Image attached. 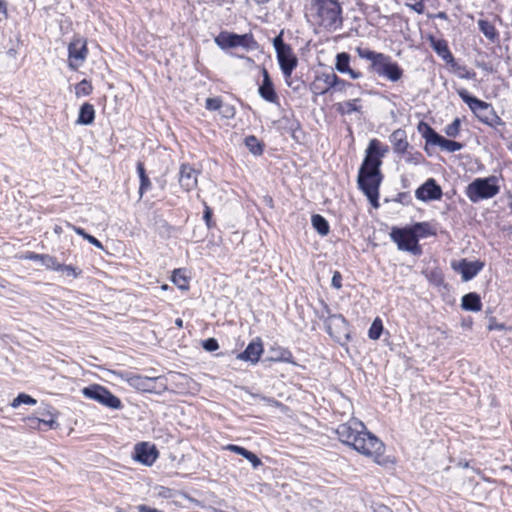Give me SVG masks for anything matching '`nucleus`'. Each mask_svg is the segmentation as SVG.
<instances>
[{
	"mask_svg": "<svg viewBox=\"0 0 512 512\" xmlns=\"http://www.w3.org/2000/svg\"><path fill=\"white\" fill-rule=\"evenodd\" d=\"M202 347L209 352L216 351L219 348L218 341L215 338H208L203 341Z\"/></svg>",
	"mask_w": 512,
	"mask_h": 512,
	"instance_id": "obj_42",
	"label": "nucleus"
},
{
	"mask_svg": "<svg viewBox=\"0 0 512 512\" xmlns=\"http://www.w3.org/2000/svg\"><path fill=\"white\" fill-rule=\"evenodd\" d=\"M67 227L71 228L75 233H77L78 235L82 236V234H84L85 230L81 227H77L75 225H72L70 223H67Z\"/></svg>",
	"mask_w": 512,
	"mask_h": 512,
	"instance_id": "obj_55",
	"label": "nucleus"
},
{
	"mask_svg": "<svg viewBox=\"0 0 512 512\" xmlns=\"http://www.w3.org/2000/svg\"><path fill=\"white\" fill-rule=\"evenodd\" d=\"M417 237H425L430 234V225L426 222H419L411 226Z\"/></svg>",
	"mask_w": 512,
	"mask_h": 512,
	"instance_id": "obj_35",
	"label": "nucleus"
},
{
	"mask_svg": "<svg viewBox=\"0 0 512 512\" xmlns=\"http://www.w3.org/2000/svg\"><path fill=\"white\" fill-rule=\"evenodd\" d=\"M350 56L347 53H339L336 57V69L341 73L349 71Z\"/></svg>",
	"mask_w": 512,
	"mask_h": 512,
	"instance_id": "obj_31",
	"label": "nucleus"
},
{
	"mask_svg": "<svg viewBox=\"0 0 512 512\" xmlns=\"http://www.w3.org/2000/svg\"><path fill=\"white\" fill-rule=\"evenodd\" d=\"M372 509L373 512H393L388 506L381 503L373 504Z\"/></svg>",
	"mask_w": 512,
	"mask_h": 512,
	"instance_id": "obj_51",
	"label": "nucleus"
},
{
	"mask_svg": "<svg viewBox=\"0 0 512 512\" xmlns=\"http://www.w3.org/2000/svg\"><path fill=\"white\" fill-rule=\"evenodd\" d=\"M423 137L427 143L439 146L442 150L447 152H456L463 148V144L453 140L444 138L443 136L436 133V130H422Z\"/></svg>",
	"mask_w": 512,
	"mask_h": 512,
	"instance_id": "obj_14",
	"label": "nucleus"
},
{
	"mask_svg": "<svg viewBox=\"0 0 512 512\" xmlns=\"http://www.w3.org/2000/svg\"><path fill=\"white\" fill-rule=\"evenodd\" d=\"M262 74H263V81L259 87L260 96L264 100H266L270 103L279 105V97L275 91V88H274L273 82L269 76V73L265 68H263Z\"/></svg>",
	"mask_w": 512,
	"mask_h": 512,
	"instance_id": "obj_19",
	"label": "nucleus"
},
{
	"mask_svg": "<svg viewBox=\"0 0 512 512\" xmlns=\"http://www.w3.org/2000/svg\"><path fill=\"white\" fill-rule=\"evenodd\" d=\"M360 109L359 100L353 99L343 104V110L345 112L358 111Z\"/></svg>",
	"mask_w": 512,
	"mask_h": 512,
	"instance_id": "obj_43",
	"label": "nucleus"
},
{
	"mask_svg": "<svg viewBox=\"0 0 512 512\" xmlns=\"http://www.w3.org/2000/svg\"><path fill=\"white\" fill-rule=\"evenodd\" d=\"M264 351L262 340L257 337L252 340L246 349L237 355V359L250 362L251 364L258 363L262 353Z\"/></svg>",
	"mask_w": 512,
	"mask_h": 512,
	"instance_id": "obj_17",
	"label": "nucleus"
},
{
	"mask_svg": "<svg viewBox=\"0 0 512 512\" xmlns=\"http://www.w3.org/2000/svg\"><path fill=\"white\" fill-rule=\"evenodd\" d=\"M246 459L252 464L253 468H258L262 464L259 457L252 452L249 453Z\"/></svg>",
	"mask_w": 512,
	"mask_h": 512,
	"instance_id": "obj_49",
	"label": "nucleus"
},
{
	"mask_svg": "<svg viewBox=\"0 0 512 512\" xmlns=\"http://www.w3.org/2000/svg\"><path fill=\"white\" fill-rule=\"evenodd\" d=\"M478 26L481 32L489 39L494 40L497 36L495 27L488 21L479 20Z\"/></svg>",
	"mask_w": 512,
	"mask_h": 512,
	"instance_id": "obj_30",
	"label": "nucleus"
},
{
	"mask_svg": "<svg viewBox=\"0 0 512 512\" xmlns=\"http://www.w3.org/2000/svg\"><path fill=\"white\" fill-rule=\"evenodd\" d=\"M222 103L219 97L207 98L205 107L210 111H219L220 107H222Z\"/></svg>",
	"mask_w": 512,
	"mask_h": 512,
	"instance_id": "obj_37",
	"label": "nucleus"
},
{
	"mask_svg": "<svg viewBox=\"0 0 512 512\" xmlns=\"http://www.w3.org/2000/svg\"><path fill=\"white\" fill-rule=\"evenodd\" d=\"M311 223L313 228L321 235L326 236L329 231V223L328 221L320 214H314L311 218Z\"/></svg>",
	"mask_w": 512,
	"mask_h": 512,
	"instance_id": "obj_26",
	"label": "nucleus"
},
{
	"mask_svg": "<svg viewBox=\"0 0 512 512\" xmlns=\"http://www.w3.org/2000/svg\"><path fill=\"white\" fill-rule=\"evenodd\" d=\"M318 82L323 81L324 86L319 87L317 83L314 84V88L317 90L318 93L324 94L329 92L331 89L336 88L338 84L348 85L347 82L344 80H341L337 77L336 74H324L321 77L317 79Z\"/></svg>",
	"mask_w": 512,
	"mask_h": 512,
	"instance_id": "obj_21",
	"label": "nucleus"
},
{
	"mask_svg": "<svg viewBox=\"0 0 512 512\" xmlns=\"http://www.w3.org/2000/svg\"><path fill=\"white\" fill-rule=\"evenodd\" d=\"M212 210L210 207L205 205L203 219L208 227H211Z\"/></svg>",
	"mask_w": 512,
	"mask_h": 512,
	"instance_id": "obj_50",
	"label": "nucleus"
},
{
	"mask_svg": "<svg viewBox=\"0 0 512 512\" xmlns=\"http://www.w3.org/2000/svg\"><path fill=\"white\" fill-rule=\"evenodd\" d=\"M26 259L39 262L41 265L46 267L47 269L55 270L58 268V261L56 257L48 255V254H38L35 252H28L25 256Z\"/></svg>",
	"mask_w": 512,
	"mask_h": 512,
	"instance_id": "obj_22",
	"label": "nucleus"
},
{
	"mask_svg": "<svg viewBox=\"0 0 512 512\" xmlns=\"http://www.w3.org/2000/svg\"><path fill=\"white\" fill-rule=\"evenodd\" d=\"M172 282L181 290H187L189 288L188 278L182 269L174 270Z\"/></svg>",
	"mask_w": 512,
	"mask_h": 512,
	"instance_id": "obj_29",
	"label": "nucleus"
},
{
	"mask_svg": "<svg viewBox=\"0 0 512 512\" xmlns=\"http://www.w3.org/2000/svg\"><path fill=\"white\" fill-rule=\"evenodd\" d=\"M418 128H425V129H428L429 126L423 122H420L419 125H418Z\"/></svg>",
	"mask_w": 512,
	"mask_h": 512,
	"instance_id": "obj_63",
	"label": "nucleus"
},
{
	"mask_svg": "<svg viewBox=\"0 0 512 512\" xmlns=\"http://www.w3.org/2000/svg\"><path fill=\"white\" fill-rule=\"evenodd\" d=\"M498 178L489 176L486 178H476L466 188V195L473 203L489 199L499 193Z\"/></svg>",
	"mask_w": 512,
	"mask_h": 512,
	"instance_id": "obj_3",
	"label": "nucleus"
},
{
	"mask_svg": "<svg viewBox=\"0 0 512 512\" xmlns=\"http://www.w3.org/2000/svg\"><path fill=\"white\" fill-rule=\"evenodd\" d=\"M82 394L99 404L114 410H120L123 407L121 400L112 394L106 387L99 384H92L82 389Z\"/></svg>",
	"mask_w": 512,
	"mask_h": 512,
	"instance_id": "obj_7",
	"label": "nucleus"
},
{
	"mask_svg": "<svg viewBox=\"0 0 512 512\" xmlns=\"http://www.w3.org/2000/svg\"><path fill=\"white\" fill-rule=\"evenodd\" d=\"M335 432L342 443L364 456L377 459L384 453L382 441L369 432L365 425L357 419L353 418L340 424Z\"/></svg>",
	"mask_w": 512,
	"mask_h": 512,
	"instance_id": "obj_2",
	"label": "nucleus"
},
{
	"mask_svg": "<svg viewBox=\"0 0 512 512\" xmlns=\"http://www.w3.org/2000/svg\"><path fill=\"white\" fill-rule=\"evenodd\" d=\"M359 55H360V57H362L364 59L370 60L372 69L374 70V68L376 67V63H378L381 59H383L384 54L377 53V52L370 51V50H365V51H359Z\"/></svg>",
	"mask_w": 512,
	"mask_h": 512,
	"instance_id": "obj_33",
	"label": "nucleus"
},
{
	"mask_svg": "<svg viewBox=\"0 0 512 512\" xmlns=\"http://www.w3.org/2000/svg\"><path fill=\"white\" fill-rule=\"evenodd\" d=\"M382 331H383V325H382V322L379 318H376L370 328H369V331H368V336L370 339H373V340H377L380 338L381 334H382Z\"/></svg>",
	"mask_w": 512,
	"mask_h": 512,
	"instance_id": "obj_32",
	"label": "nucleus"
},
{
	"mask_svg": "<svg viewBox=\"0 0 512 512\" xmlns=\"http://www.w3.org/2000/svg\"><path fill=\"white\" fill-rule=\"evenodd\" d=\"M219 114L222 118L230 119L235 115V109L230 104L222 103V107L219 109Z\"/></svg>",
	"mask_w": 512,
	"mask_h": 512,
	"instance_id": "obj_39",
	"label": "nucleus"
},
{
	"mask_svg": "<svg viewBox=\"0 0 512 512\" xmlns=\"http://www.w3.org/2000/svg\"><path fill=\"white\" fill-rule=\"evenodd\" d=\"M94 108L90 104H84L80 108L79 116L77 119L78 124L89 125L94 119Z\"/></svg>",
	"mask_w": 512,
	"mask_h": 512,
	"instance_id": "obj_28",
	"label": "nucleus"
},
{
	"mask_svg": "<svg viewBox=\"0 0 512 512\" xmlns=\"http://www.w3.org/2000/svg\"><path fill=\"white\" fill-rule=\"evenodd\" d=\"M245 146L248 148L250 153L254 156H260L264 151V143L257 139L255 136H248L244 140Z\"/></svg>",
	"mask_w": 512,
	"mask_h": 512,
	"instance_id": "obj_27",
	"label": "nucleus"
},
{
	"mask_svg": "<svg viewBox=\"0 0 512 512\" xmlns=\"http://www.w3.org/2000/svg\"><path fill=\"white\" fill-rule=\"evenodd\" d=\"M390 238L401 251H407L413 255H420L422 253L419 239L411 227H393L390 232Z\"/></svg>",
	"mask_w": 512,
	"mask_h": 512,
	"instance_id": "obj_6",
	"label": "nucleus"
},
{
	"mask_svg": "<svg viewBox=\"0 0 512 512\" xmlns=\"http://www.w3.org/2000/svg\"><path fill=\"white\" fill-rule=\"evenodd\" d=\"M138 512H163L147 505L141 504L137 507Z\"/></svg>",
	"mask_w": 512,
	"mask_h": 512,
	"instance_id": "obj_52",
	"label": "nucleus"
},
{
	"mask_svg": "<svg viewBox=\"0 0 512 512\" xmlns=\"http://www.w3.org/2000/svg\"><path fill=\"white\" fill-rule=\"evenodd\" d=\"M346 73L349 74V76L352 79H359L362 76V74L360 72L354 71L351 68Z\"/></svg>",
	"mask_w": 512,
	"mask_h": 512,
	"instance_id": "obj_57",
	"label": "nucleus"
},
{
	"mask_svg": "<svg viewBox=\"0 0 512 512\" xmlns=\"http://www.w3.org/2000/svg\"><path fill=\"white\" fill-rule=\"evenodd\" d=\"M282 34L283 32H281L277 37L274 38L273 40V45H274V48L276 50V52L282 50V48H287L289 47V45L285 44L283 42V39H282Z\"/></svg>",
	"mask_w": 512,
	"mask_h": 512,
	"instance_id": "obj_45",
	"label": "nucleus"
},
{
	"mask_svg": "<svg viewBox=\"0 0 512 512\" xmlns=\"http://www.w3.org/2000/svg\"><path fill=\"white\" fill-rule=\"evenodd\" d=\"M374 72L391 82H397L403 76L402 68L387 55H383V59L376 63Z\"/></svg>",
	"mask_w": 512,
	"mask_h": 512,
	"instance_id": "obj_11",
	"label": "nucleus"
},
{
	"mask_svg": "<svg viewBox=\"0 0 512 512\" xmlns=\"http://www.w3.org/2000/svg\"><path fill=\"white\" fill-rule=\"evenodd\" d=\"M90 244L94 245L95 247L97 248H100V249H103V245L102 243L96 239L94 236L92 235H89V237H87L86 239Z\"/></svg>",
	"mask_w": 512,
	"mask_h": 512,
	"instance_id": "obj_53",
	"label": "nucleus"
},
{
	"mask_svg": "<svg viewBox=\"0 0 512 512\" xmlns=\"http://www.w3.org/2000/svg\"><path fill=\"white\" fill-rule=\"evenodd\" d=\"M406 6L409 7L410 9H412L413 11H415L418 14H422L424 12V9H425V4H424L423 0H420V1L416 2V3H414V4L407 3Z\"/></svg>",
	"mask_w": 512,
	"mask_h": 512,
	"instance_id": "obj_46",
	"label": "nucleus"
},
{
	"mask_svg": "<svg viewBox=\"0 0 512 512\" xmlns=\"http://www.w3.org/2000/svg\"><path fill=\"white\" fill-rule=\"evenodd\" d=\"M36 399L25 393H20L12 402V407L18 408L21 404L35 405Z\"/></svg>",
	"mask_w": 512,
	"mask_h": 512,
	"instance_id": "obj_34",
	"label": "nucleus"
},
{
	"mask_svg": "<svg viewBox=\"0 0 512 512\" xmlns=\"http://www.w3.org/2000/svg\"><path fill=\"white\" fill-rule=\"evenodd\" d=\"M137 173L139 175V178H142V177H146V172H145V167H144V163L143 162H138L137 163Z\"/></svg>",
	"mask_w": 512,
	"mask_h": 512,
	"instance_id": "obj_54",
	"label": "nucleus"
},
{
	"mask_svg": "<svg viewBox=\"0 0 512 512\" xmlns=\"http://www.w3.org/2000/svg\"><path fill=\"white\" fill-rule=\"evenodd\" d=\"M225 449L228 450V451H231L233 453H236L238 455H241L244 458L248 457L249 453L251 452V451L247 450L244 447H241V446H238V445H234V444L227 445L225 447Z\"/></svg>",
	"mask_w": 512,
	"mask_h": 512,
	"instance_id": "obj_41",
	"label": "nucleus"
},
{
	"mask_svg": "<svg viewBox=\"0 0 512 512\" xmlns=\"http://www.w3.org/2000/svg\"><path fill=\"white\" fill-rule=\"evenodd\" d=\"M331 284L336 289H340L342 287V276H341V274L338 271H336L333 274V277H332V280H331Z\"/></svg>",
	"mask_w": 512,
	"mask_h": 512,
	"instance_id": "obj_48",
	"label": "nucleus"
},
{
	"mask_svg": "<svg viewBox=\"0 0 512 512\" xmlns=\"http://www.w3.org/2000/svg\"><path fill=\"white\" fill-rule=\"evenodd\" d=\"M459 126V120L455 119L451 124L450 128H457Z\"/></svg>",
	"mask_w": 512,
	"mask_h": 512,
	"instance_id": "obj_61",
	"label": "nucleus"
},
{
	"mask_svg": "<svg viewBox=\"0 0 512 512\" xmlns=\"http://www.w3.org/2000/svg\"><path fill=\"white\" fill-rule=\"evenodd\" d=\"M89 235H90V234H88V233L84 232V234H82V237L86 240V239H87V237H89Z\"/></svg>",
	"mask_w": 512,
	"mask_h": 512,
	"instance_id": "obj_64",
	"label": "nucleus"
},
{
	"mask_svg": "<svg viewBox=\"0 0 512 512\" xmlns=\"http://www.w3.org/2000/svg\"><path fill=\"white\" fill-rule=\"evenodd\" d=\"M387 151L388 148L386 146L383 147L378 140H371L366 150V156L358 171V187L375 208L379 207V187L383 179L380 166L382 158Z\"/></svg>",
	"mask_w": 512,
	"mask_h": 512,
	"instance_id": "obj_1",
	"label": "nucleus"
},
{
	"mask_svg": "<svg viewBox=\"0 0 512 512\" xmlns=\"http://www.w3.org/2000/svg\"><path fill=\"white\" fill-rule=\"evenodd\" d=\"M175 324H176L177 327L181 328V327H183V320L180 319V318H177L175 320Z\"/></svg>",
	"mask_w": 512,
	"mask_h": 512,
	"instance_id": "obj_59",
	"label": "nucleus"
},
{
	"mask_svg": "<svg viewBox=\"0 0 512 512\" xmlns=\"http://www.w3.org/2000/svg\"><path fill=\"white\" fill-rule=\"evenodd\" d=\"M158 457L159 452L154 444L149 442H140L134 447L133 458L143 465L151 466Z\"/></svg>",
	"mask_w": 512,
	"mask_h": 512,
	"instance_id": "obj_12",
	"label": "nucleus"
},
{
	"mask_svg": "<svg viewBox=\"0 0 512 512\" xmlns=\"http://www.w3.org/2000/svg\"><path fill=\"white\" fill-rule=\"evenodd\" d=\"M276 54L285 78H289L298 64L296 55L290 46L284 49L282 48V50L276 52Z\"/></svg>",
	"mask_w": 512,
	"mask_h": 512,
	"instance_id": "obj_16",
	"label": "nucleus"
},
{
	"mask_svg": "<svg viewBox=\"0 0 512 512\" xmlns=\"http://www.w3.org/2000/svg\"><path fill=\"white\" fill-rule=\"evenodd\" d=\"M92 85L87 80H82L79 84H77L75 88V93L77 96H87L92 92Z\"/></svg>",
	"mask_w": 512,
	"mask_h": 512,
	"instance_id": "obj_36",
	"label": "nucleus"
},
{
	"mask_svg": "<svg viewBox=\"0 0 512 512\" xmlns=\"http://www.w3.org/2000/svg\"><path fill=\"white\" fill-rule=\"evenodd\" d=\"M415 196L424 202L439 200L442 197V189L435 179L430 178L415 191Z\"/></svg>",
	"mask_w": 512,
	"mask_h": 512,
	"instance_id": "obj_15",
	"label": "nucleus"
},
{
	"mask_svg": "<svg viewBox=\"0 0 512 512\" xmlns=\"http://www.w3.org/2000/svg\"><path fill=\"white\" fill-rule=\"evenodd\" d=\"M454 269L459 272L464 281L473 279L484 267V263L481 261H467L462 259L457 266H453Z\"/></svg>",
	"mask_w": 512,
	"mask_h": 512,
	"instance_id": "obj_18",
	"label": "nucleus"
},
{
	"mask_svg": "<svg viewBox=\"0 0 512 512\" xmlns=\"http://www.w3.org/2000/svg\"><path fill=\"white\" fill-rule=\"evenodd\" d=\"M55 271H63L68 276H72L73 278L78 277L79 274L81 273V271H77V269L75 267H73L72 265H65V264H60V263H58V268L55 269Z\"/></svg>",
	"mask_w": 512,
	"mask_h": 512,
	"instance_id": "obj_38",
	"label": "nucleus"
},
{
	"mask_svg": "<svg viewBox=\"0 0 512 512\" xmlns=\"http://www.w3.org/2000/svg\"><path fill=\"white\" fill-rule=\"evenodd\" d=\"M88 54L87 43L83 38L74 39L68 47V65L72 70L78 69L85 62Z\"/></svg>",
	"mask_w": 512,
	"mask_h": 512,
	"instance_id": "obj_10",
	"label": "nucleus"
},
{
	"mask_svg": "<svg viewBox=\"0 0 512 512\" xmlns=\"http://www.w3.org/2000/svg\"><path fill=\"white\" fill-rule=\"evenodd\" d=\"M461 307L467 311L477 312L482 308L481 299L476 293H468L462 297Z\"/></svg>",
	"mask_w": 512,
	"mask_h": 512,
	"instance_id": "obj_25",
	"label": "nucleus"
},
{
	"mask_svg": "<svg viewBox=\"0 0 512 512\" xmlns=\"http://www.w3.org/2000/svg\"><path fill=\"white\" fill-rule=\"evenodd\" d=\"M434 49L444 59H446L447 57H451L447 44L444 41H438L437 43H435Z\"/></svg>",
	"mask_w": 512,
	"mask_h": 512,
	"instance_id": "obj_40",
	"label": "nucleus"
},
{
	"mask_svg": "<svg viewBox=\"0 0 512 512\" xmlns=\"http://www.w3.org/2000/svg\"><path fill=\"white\" fill-rule=\"evenodd\" d=\"M0 13H1L4 17H7V16H8V13H7V5H6V3H5L3 0H0Z\"/></svg>",
	"mask_w": 512,
	"mask_h": 512,
	"instance_id": "obj_56",
	"label": "nucleus"
},
{
	"mask_svg": "<svg viewBox=\"0 0 512 512\" xmlns=\"http://www.w3.org/2000/svg\"><path fill=\"white\" fill-rule=\"evenodd\" d=\"M303 130H295V129H292V130H288V132L291 134L292 137L294 138H297V136L295 135L296 132H302Z\"/></svg>",
	"mask_w": 512,
	"mask_h": 512,
	"instance_id": "obj_60",
	"label": "nucleus"
},
{
	"mask_svg": "<svg viewBox=\"0 0 512 512\" xmlns=\"http://www.w3.org/2000/svg\"><path fill=\"white\" fill-rule=\"evenodd\" d=\"M445 132L449 137H456L459 133V130H445Z\"/></svg>",
	"mask_w": 512,
	"mask_h": 512,
	"instance_id": "obj_58",
	"label": "nucleus"
},
{
	"mask_svg": "<svg viewBox=\"0 0 512 512\" xmlns=\"http://www.w3.org/2000/svg\"><path fill=\"white\" fill-rule=\"evenodd\" d=\"M198 172L188 164L181 165L179 172V183L186 191H191L197 186Z\"/></svg>",
	"mask_w": 512,
	"mask_h": 512,
	"instance_id": "obj_20",
	"label": "nucleus"
},
{
	"mask_svg": "<svg viewBox=\"0 0 512 512\" xmlns=\"http://www.w3.org/2000/svg\"><path fill=\"white\" fill-rule=\"evenodd\" d=\"M131 387L148 393H161L167 389L166 379L164 377H147L142 375H133L128 379Z\"/></svg>",
	"mask_w": 512,
	"mask_h": 512,
	"instance_id": "obj_9",
	"label": "nucleus"
},
{
	"mask_svg": "<svg viewBox=\"0 0 512 512\" xmlns=\"http://www.w3.org/2000/svg\"><path fill=\"white\" fill-rule=\"evenodd\" d=\"M319 25L327 30H336L342 25L341 7L337 1L321 0L318 7Z\"/></svg>",
	"mask_w": 512,
	"mask_h": 512,
	"instance_id": "obj_5",
	"label": "nucleus"
},
{
	"mask_svg": "<svg viewBox=\"0 0 512 512\" xmlns=\"http://www.w3.org/2000/svg\"><path fill=\"white\" fill-rule=\"evenodd\" d=\"M215 43L221 49L243 47L246 49H252L255 47V41L252 34L238 35L235 33L222 31L214 39Z\"/></svg>",
	"mask_w": 512,
	"mask_h": 512,
	"instance_id": "obj_8",
	"label": "nucleus"
},
{
	"mask_svg": "<svg viewBox=\"0 0 512 512\" xmlns=\"http://www.w3.org/2000/svg\"><path fill=\"white\" fill-rule=\"evenodd\" d=\"M458 94L483 124L493 126L498 122L499 117L490 104L471 96L466 90H460Z\"/></svg>",
	"mask_w": 512,
	"mask_h": 512,
	"instance_id": "obj_4",
	"label": "nucleus"
},
{
	"mask_svg": "<svg viewBox=\"0 0 512 512\" xmlns=\"http://www.w3.org/2000/svg\"><path fill=\"white\" fill-rule=\"evenodd\" d=\"M324 324L326 331L334 339L340 340L342 335L347 336V321L341 314L329 313Z\"/></svg>",
	"mask_w": 512,
	"mask_h": 512,
	"instance_id": "obj_13",
	"label": "nucleus"
},
{
	"mask_svg": "<svg viewBox=\"0 0 512 512\" xmlns=\"http://www.w3.org/2000/svg\"><path fill=\"white\" fill-rule=\"evenodd\" d=\"M390 141L393 144L394 151L397 153H404L409 146L406 130H394L390 135Z\"/></svg>",
	"mask_w": 512,
	"mask_h": 512,
	"instance_id": "obj_24",
	"label": "nucleus"
},
{
	"mask_svg": "<svg viewBox=\"0 0 512 512\" xmlns=\"http://www.w3.org/2000/svg\"><path fill=\"white\" fill-rule=\"evenodd\" d=\"M349 85H350V84L348 83V86H349ZM346 87H347V85H343V84H338V85L336 86V88H337L338 90H343V89H345Z\"/></svg>",
	"mask_w": 512,
	"mask_h": 512,
	"instance_id": "obj_62",
	"label": "nucleus"
},
{
	"mask_svg": "<svg viewBox=\"0 0 512 512\" xmlns=\"http://www.w3.org/2000/svg\"><path fill=\"white\" fill-rule=\"evenodd\" d=\"M269 352L271 353V356L269 357L270 361L295 363L291 351L287 348L275 345L270 347Z\"/></svg>",
	"mask_w": 512,
	"mask_h": 512,
	"instance_id": "obj_23",
	"label": "nucleus"
},
{
	"mask_svg": "<svg viewBox=\"0 0 512 512\" xmlns=\"http://www.w3.org/2000/svg\"><path fill=\"white\" fill-rule=\"evenodd\" d=\"M39 424H44L45 426H48L49 428H55L57 423L53 417V415L49 414V418H42L37 419Z\"/></svg>",
	"mask_w": 512,
	"mask_h": 512,
	"instance_id": "obj_47",
	"label": "nucleus"
},
{
	"mask_svg": "<svg viewBox=\"0 0 512 512\" xmlns=\"http://www.w3.org/2000/svg\"><path fill=\"white\" fill-rule=\"evenodd\" d=\"M151 188V181L148 176L140 178V187L139 194L140 197L143 196L145 192H147Z\"/></svg>",
	"mask_w": 512,
	"mask_h": 512,
	"instance_id": "obj_44",
	"label": "nucleus"
}]
</instances>
